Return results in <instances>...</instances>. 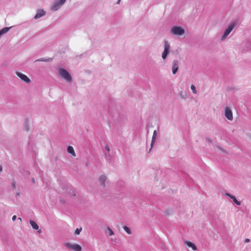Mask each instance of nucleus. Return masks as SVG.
<instances>
[{
  "mask_svg": "<svg viewBox=\"0 0 251 251\" xmlns=\"http://www.w3.org/2000/svg\"><path fill=\"white\" fill-rule=\"evenodd\" d=\"M123 228H124V230H125V231H126L127 234H131V230H130V229L128 227H127V226H124Z\"/></svg>",
  "mask_w": 251,
  "mask_h": 251,
  "instance_id": "nucleus-19",
  "label": "nucleus"
},
{
  "mask_svg": "<svg viewBox=\"0 0 251 251\" xmlns=\"http://www.w3.org/2000/svg\"><path fill=\"white\" fill-rule=\"evenodd\" d=\"M20 193H17V195H19Z\"/></svg>",
  "mask_w": 251,
  "mask_h": 251,
  "instance_id": "nucleus-34",
  "label": "nucleus"
},
{
  "mask_svg": "<svg viewBox=\"0 0 251 251\" xmlns=\"http://www.w3.org/2000/svg\"><path fill=\"white\" fill-rule=\"evenodd\" d=\"M225 115L226 118L231 121L233 119L232 112L230 109L228 107H226L225 110Z\"/></svg>",
  "mask_w": 251,
  "mask_h": 251,
  "instance_id": "nucleus-8",
  "label": "nucleus"
},
{
  "mask_svg": "<svg viewBox=\"0 0 251 251\" xmlns=\"http://www.w3.org/2000/svg\"><path fill=\"white\" fill-rule=\"evenodd\" d=\"M16 75L25 82L29 83L31 82L30 79L25 75L20 72H16Z\"/></svg>",
  "mask_w": 251,
  "mask_h": 251,
  "instance_id": "nucleus-7",
  "label": "nucleus"
},
{
  "mask_svg": "<svg viewBox=\"0 0 251 251\" xmlns=\"http://www.w3.org/2000/svg\"><path fill=\"white\" fill-rule=\"evenodd\" d=\"M16 218H17L16 216V215H14V216L12 217V220L14 221H15V220L16 219Z\"/></svg>",
  "mask_w": 251,
  "mask_h": 251,
  "instance_id": "nucleus-26",
  "label": "nucleus"
},
{
  "mask_svg": "<svg viewBox=\"0 0 251 251\" xmlns=\"http://www.w3.org/2000/svg\"><path fill=\"white\" fill-rule=\"evenodd\" d=\"M2 171V167L0 165V172H1Z\"/></svg>",
  "mask_w": 251,
  "mask_h": 251,
  "instance_id": "nucleus-28",
  "label": "nucleus"
},
{
  "mask_svg": "<svg viewBox=\"0 0 251 251\" xmlns=\"http://www.w3.org/2000/svg\"><path fill=\"white\" fill-rule=\"evenodd\" d=\"M82 230V228H76L75 231V234L76 235H78L80 234V232H81Z\"/></svg>",
  "mask_w": 251,
  "mask_h": 251,
  "instance_id": "nucleus-21",
  "label": "nucleus"
},
{
  "mask_svg": "<svg viewBox=\"0 0 251 251\" xmlns=\"http://www.w3.org/2000/svg\"><path fill=\"white\" fill-rule=\"evenodd\" d=\"M184 244L188 246L189 248H191L194 251H196L197 250L196 245L191 242L184 241Z\"/></svg>",
  "mask_w": 251,
  "mask_h": 251,
  "instance_id": "nucleus-13",
  "label": "nucleus"
},
{
  "mask_svg": "<svg viewBox=\"0 0 251 251\" xmlns=\"http://www.w3.org/2000/svg\"><path fill=\"white\" fill-rule=\"evenodd\" d=\"M171 32L175 35L181 36L184 34L185 30L180 26H174L172 28Z\"/></svg>",
  "mask_w": 251,
  "mask_h": 251,
  "instance_id": "nucleus-3",
  "label": "nucleus"
},
{
  "mask_svg": "<svg viewBox=\"0 0 251 251\" xmlns=\"http://www.w3.org/2000/svg\"><path fill=\"white\" fill-rule=\"evenodd\" d=\"M30 224L33 229H36V230H37L39 229V226L35 221L30 220Z\"/></svg>",
  "mask_w": 251,
  "mask_h": 251,
  "instance_id": "nucleus-16",
  "label": "nucleus"
},
{
  "mask_svg": "<svg viewBox=\"0 0 251 251\" xmlns=\"http://www.w3.org/2000/svg\"><path fill=\"white\" fill-rule=\"evenodd\" d=\"M225 196H227L231 199H232L233 201L234 202V203H235L237 205H241V202L240 201H238L234 196L228 193H225Z\"/></svg>",
  "mask_w": 251,
  "mask_h": 251,
  "instance_id": "nucleus-11",
  "label": "nucleus"
},
{
  "mask_svg": "<svg viewBox=\"0 0 251 251\" xmlns=\"http://www.w3.org/2000/svg\"><path fill=\"white\" fill-rule=\"evenodd\" d=\"M32 181L33 183H34V182H35V179H34V178H33L32 179Z\"/></svg>",
  "mask_w": 251,
  "mask_h": 251,
  "instance_id": "nucleus-30",
  "label": "nucleus"
},
{
  "mask_svg": "<svg viewBox=\"0 0 251 251\" xmlns=\"http://www.w3.org/2000/svg\"><path fill=\"white\" fill-rule=\"evenodd\" d=\"M59 74L61 77L64 79L68 82H71L72 80L71 75L64 69H59Z\"/></svg>",
  "mask_w": 251,
  "mask_h": 251,
  "instance_id": "nucleus-1",
  "label": "nucleus"
},
{
  "mask_svg": "<svg viewBox=\"0 0 251 251\" xmlns=\"http://www.w3.org/2000/svg\"><path fill=\"white\" fill-rule=\"evenodd\" d=\"M106 180V176L105 175H101L99 177V181L100 183V185L103 186L105 187V182Z\"/></svg>",
  "mask_w": 251,
  "mask_h": 251,
  "instance_id": "nucleus-12",
  "label": "nucleus"
},
{
  "mask_svg": "<svg viewBox=\"0 0 251 251\" xmlns=\"http://www.w3.org/2000/svg\"><path fill=\"white\" fill-rule=\"evenodd\" d=\"M105 155L106 156V157H107L108 156V154L106 153H105Z\"/></svg>",
  "mask_w": 251,
  "mask_h": 251,
  "instance_id": "nucleus-32",
  "label": "nucleus"
},
{
  "mask_svg": "<svg viewBox=\"0 0 251 251\" xmlns=\"http://www.w3.org/2000/svg\"><path fill=\"white\" fill-rule=\"evenodd\" d=\"M120 1H121V0H118L117 1V4H120Z\"/></svg>",
  "mask_w": 251,
  "mask_h": 251,
  "instance_id": "nucleus-29",
  "label": "nucleus"
},
{
  "mask_svg": "<svg viewBox=\"0 0 251 251\" xmlns=\"http://www.w3.org/2000/svg\"><path fill=\"white\" fill-rule=\"evenodd\" d=\"M106 233H108L109 236H112L114 234V232L112 230V229L109 227H107L106 228Z\"/></svg>",
  "mask_w": 251,
  "mask_h": 251,
  "instance_id": "nucleus-18",
  "label": "nucleus"
},
{
  "mask_svg": "<svg viewBox=\"0 0 251 251\" xmlns=\"http://www.w3.org/2000/svg\"><path fill=\"white\" fill-rule=\"evenodd\" d=\"M20 222H22V219L21 218H18V219Z\"/></svg>",
  "mask_w": 251,
  "mask_h": 251,
  "instance_id": "nucleus-31",
  "label": "nucleus"
},
{
  "mask_svg": "<svg viewBox=\"0 0 251 251\" xmlns=\"http://www.w3.org/2000/svg\"><path fill=\"white\" fill-rule=\"evenodd\" d=\"M47 60L45 58H41L40 59L37 60V61H46Z\"/></svg>",
  "mask_w": 251,
  "mask_h": 251,
  "instance_id": "nucleus-24",
  "label": "nucleus"
},
{
  "mask_svg": "<svg viewBox=\"0 0 251 251\" xmlns=\"http://www.w3.org/2000/svg\"><path fill=\"white\" fill-rule=\"evenodd\" d=\"M179 67V62L177 60H174L173 62L172 73L176 74L178 71Z\"/></svg>",
  "mask_w": 251,
  "mask_h": 251,
  "instance_id": "nucleus-9",
  "label": "nucleus"
},
{
  "mask_svg": "<svg viewBox=\"0 0 251 251\" xmlns=\"http://www.w3.org/2000/svg\"><path fill=\"white\" fill-rule=\"evenodd\" d=\"M38 232L41 233V229H40V230L38 231Z\"/></svg>",
  "mask_w": 251,
  "mask_h": 251,
  "instance_id": "nucleus-33",
  "label": "nucleus"
},
{
  "mask_svg": "<svg viewBox=\"0 0 251 251\" xmlns=\"http://www.w3.org/2000/svg\"><path fill=\"white\" fill-rule=\"evenodd\" d=\"M164 51L162 53V57L164 60H166L169 53H170V46L167 41H165L164 44Z\"/></svg>",
  "mask_w": 251,
  "mask_h": 251,
  "instance_id": "nucleus-5",
  "label": "nucleus"
},
{
  "mask_svg": "<svg viewBox=\"0 0 251 251\" xmlns=\"http://www.w3.org/2000/svg\"><path fill=\"white\" fill-rule=\"evenodd\" d=\"M66 1V0H55L51 6V10L53 11L59 10Z\"/></svg>",
  "mask_w": 251,
  "mask_h": 251,
  "instance_id": "nucleus-2",
  "label": "nucleus"
},
{
  "mask_svg": "<svg viewBox=\"0 0 251 251\" xmlns=\"http://www.w3.org/2000/svg\"><path fill=\"white\" fill-rule=\"evenodd\" d=\"M105 150H106L107 151L109 152L110 151V148L109 147V146L108 145H106L105 147Z\"/></svg>",
  "mask_w": 251,
  "mask_h": 251,
  "instance_id": "nucleus-23",
  "label": "nucleus"
},
{
  "mask_svg": "<svg viewBox=\"0 0 251 251\" xmlns=\"http://www.w3.org/2000/svg\"><path fill=\"white\" fill-rule=\"evenodd\" d=\"M67 151L68 153L71 154L73 156H75V153L73 147L69 146L67 148Z\"/></svg>",
  "mask_w": 251,
  "mask_h": 251,
  "instance_id": "nucleus-15",
  "label": "nucleus"
},
{
  "mask_svg": "<svg viewBox=\"0 0 251 251\" xmlns=\"http://www.w3.org/2000/svg\"><path fill=\"white\" fill-rule=\"evenodd\" d=\"M12 186L14 188H16V184L14 182H12Z\"/></svg>",
  "mask_w": 251,
  "mask_h": 251,
  "instance_id": "nucleus-25",
  "label": "nucleus"
},
{
  "mask_svg": "<svg viewBox=\"0 0 251 251\" xmlns=\"http://www.w3.org/2000/svg\"><path fill=\"white\" fill-rule=\"evenodd\" d=\"M156 136H157V132H156V130H155L153 131V136L152 137L151 143V146H152L153 143L155 142V140L156 139Z\"/></svg>",
  "mask_w": 251,
  "mask_h": 251,
  "instance_id": "nucleus-17",
  "label": "nucleus"
},
{
  "mask_svg": "<svg viewBox=\"0 0 251 251\" xmlns=\"http://www.w3.org/2000/svg\"><path fill=\"white\" fill-rule=\"evenodd\" d=\"M191 89L194 94H196L197 93V91L196 90V88L194 85H192L191 86Z\"/></svg>",
  "mask_w": 251,
  "mask_h": 251,
  "instance_id": "nucleus-20",
  "label": "nucleus"
},
{
  "mask_svg": "<svg viewBox=\"0 0 251 251\" xmlns=\"http://www.w3.org/2000/svg\"><path fill=\"white\" fill-rule=\"evenodd\" d=\"M46 12L43 9H39L37 11V14L35 15L34 18L36 20L44 16Z\"/></svg>",
  "mask_w": 251,
  "mask_h": 251,
  "instance_id": "nucleus-10",
  "label": "nucleus"
},
{
  "mask_svg": "<svg viewBox=\"0 0 251 251\" xmlns=\"http://www.w3.org/2000/svg\"><path fill=\"white\" fill-rule=\"evenodd\" d=\"M11 27H12V26L9 27H4L3 28H2L1 30H0V37L2 34H4L7 33Z\"/></svg>",
  "mask_w": 251,
  "mask_h": 251,
  "instance_id": "nucleus-14",
  "label": "nucleus"
},
{
  "mask_svg": "<svg viewBox=\"0 0 251 251\" xmlns=\"http://www.w3.org/2000/svg\"><path fill=\"white\" fill-rule=\"evenodd\" d=\"M179 95H180V97L182 99H185L186 98V95L185 94H183L182 92H180Z\"/></svg>",
  "mask_w": 251,
  "mask_h": 251,
  "instance_id": "nucleus-22",
  "label": "nucleus"
},
{
  "mask_svg": "<svg viewBox=\"0 0 251 251\" xmlns=\"http://www.w3.org/2000/svg\"><path fill=\"white\" fill-rule=\"evenodd\" d=\"M250 242V239H248V238H247V239H246L245 240V243H249V242Z\"/></svg>",
  "mask_w": 251,
  "mask_h": 251,
  "instance_id": "nucleus-27",
  "label": "nucleus"
},
{
  "mask_svg": "<svg viewBox=\"0 0 251 251\" xmlns=\"http://www.w3.org/2000/svg\"><path fill=\"white\" fill-rule=\"evenodd\" d=\"M65 246L67 248L72 250L74 251H81L82 250L81 247L76 244H71L67 243L65 244Z\"/></svg>",
  "mask_w": 251,
  "mask_h": 251,
  "instance_id": "nucleus-6",
  "label": "nucleus"
},
{
  "mask_svg": "<svg viewBox=\"0 0 251 251\" xmlns=\"http://www.w3.org/2000/svg\"><path fill=\"white\" fill-rule=\"evenodd\" d=\"M236 25V23L235 22H233L230 24V25L225 30L223 35L222 36L221 39V41L224 40L226 38V37L229 35L231 31L233 29Z\"/></svg>",
  "mask_w": 251,
  "mask_h": 251,
  "instance_id": "nucleus-4",
  "label": "nucleus"
}]
</instances>
